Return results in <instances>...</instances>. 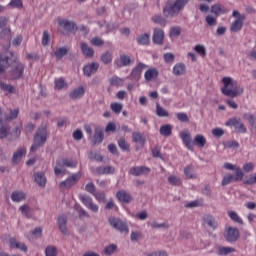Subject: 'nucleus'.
Instances as JSON below:
<instances>
[{
    "label": "nucleus",
    "instance_id": "1",
    "mask_svg": "<svg viewBox=\"0 0 256 256\" xmlns=\"http://www.w3.org/2000/svg\"><path fill=\"white\" fill-rule=\"evenodd\" d=\"M223 87L221 88V92L226 97H231L235 99V97H239L242 93H244L243 87L239 86L236 80L233 78L226 76L222 78Z\"/></svg>",
    "mask_w": 256,
    "mask_h": 256
},
{
    "label": "nucleus",
    "instance_id": "2",
    "mask_svg": "<svg viewBox=\"0 0 256 256\" xmlns=\"http://www.w3.org/2000/svg\"><path fill=\"white\" fill-rule=\"evenodd\" d=\"M188 3L189 0H167L163 8V15L166 17H177Z\"/></svg>",
    "mask_w": 256,
    "mask_h": 256
},
{
    "label": "nucleus",
    "instance_id": "3",
    "mask_svg": "<svg viewBox=\"0 0 256 256\" xmlns=\"http://www.w3.org/2000/svg\"><path fill=\"white\" fill-rule=\"evenodd\" d=\"M47 143V124H42L34 135V142L31 146V151L35 153L39 147H43Z\"/></svg>",
    "mask_w": 256,
    "mask_h": 256
},
{
    "label": "nucleus",
    "instance_id": "4",
    "mask_svg": "<svg viewBox=\"0 0 256 256\" xmlns=\"http://www.w3.org/2000/svg\"><path fill=\"white\" fill-rule=\"evenodd\" d=\"M10 57H12V61H14V65L10 71V76L12 79H23L25 75V64L21 62H17V57L10 52Z\"/></svg>",
    "mask_w": 256,
    "mask_h": 256
},
{
    "label": "nucleus",
    "instance_id": "5",
    "mask_svg": "<svg viewBox=\"0 0 256 256\" xmlns=\"http://www.w3.org/2000/svg\"><path fill=\"white\" fill-rule=\"evenodd\" d=\"M233 17H236V20L231 24L230 31L231 33H239L243 29V23L246 19L245 14H240L239 11L234 10L232 13Z\"/></svg>",
    "mask_w": 256,
    "mask_h": 256
},
{
    "label": "nucleus",
    "instance_id": "6",
    "mask_svg": "<svg viewBox=\"0 0 256 256\" xmlns=\"http://www.w3.org/2000/svg\"><path fill=\"white\" fill-rule=\"evenodd\" d=\"M239 237H241V234L237 227L229 226L224 231V238L227 243H237V241H239Z\"/></svg>",
    "mask_w": 256,
    "mask_h": 256
},
{
    "label": "nucleus",
    "instance_id": "7",
    "mask_svg": "<svg viewBox=\"0 0 256 256\" xmlns=\"http://www.w3.org/2000/svg\"><path fill=\"white\" fill-rule=\"evenodd\" d=\"M63 167H77V161L73 159H62L60 162H57V166L54 168L55 175H65L67 171L63 170Z\"/></svg>",
    "mask_w": 256,
    "mask_h": 256
},
{
    "label": "nucleus",
    "instance_id": "8",
    "mask_svg": "<svg viewBox=\"0 0 256 256\" xmlns=\"http://www.w3.org/2000/svg\"><path fill=\"white\" fill-rule=\"evenodd\" d=\"M109 223L111 227L116 229V231H120V233H129V226L127 225V222L119 218L111 217L109 218Z\"/></svg>",
    "mask_w": 256,
    "mask_h": 256
},
{
    "label": "nucleus",
    "instance_id": "9",
    "mask_svg": "<svg viewBox=\"0 0 256 256\" xmlns=\"http://www.w3.org/2000/svg\"><path fill=\"white\" fill-rule=\"evenodd\" d=\"M243 177V170H241V168H236V176L231 174L224 176L222 180V186L225 187L226 185H229V183H233V181H243Z\"/></svg>",
    "mask_w": 256,
    "mask_h": 256
},
{
    "label": "nucleus",
    "instance_id": "10",
    "mask_svg": "<svg viewBox=\"0 0 256 256\" xmlns=\"http://www.w3.org/2000/svg\"><path fill=\"white\" fill-rule=\"evenodd\" d=\"M228 127H234L236 133H247V127L241 122V119L232 118L226 122Z\"/></svg>",
    "mask_w": 256,
    "mask_h": 256
},
{
    "label": "nucleus",
    "instance_id": "11",
    "mask_svg": "<svg viewBox=\"0 0 256 256\" xmlns=\"http://www.w3.org/2000/svg\"><path fill=\"white\" fill-rule=\"evenodd\" d=\"M81 179V173L72 174L71 177L60 183V189H71Z\"/></svg>",
    "mask_w": 256,
    "mask_h": 256
},
{
    "label": "nucleus",
    "instance_id": "12",
    "mask_svg": "<svg viewBox=\"0 0 256 256\" xmlns=\"http://www.w3.org/2000/svg\"><path fill=\"white\" fill-rule=\"evenodd\" d=\"M58 25H60L64 31H68V33H75V31H77V24L67 19H58Z\"/></svg>",
    "mask_w": 256,
    "mask_h": 256
},
{
    "label": "nucleus",
    "instance_id": "13",
    "mask_svg": "<svg viewBox=\"0 0 256 256\" xmlns=\"http://www.w3.org/2000/svg\"><path fill=\"white\" fill-rule=\"evenodd\" d=\"M147 65L143 63H138L130 73V79L132 81H139L141 79V74L143 73V69H146Z\"/></svg>",
    "mask_w": 256,
    "mask_h": 256
},
{
    "label": "nucleus",
    "instance_id": "14",
    "mask_svg": "<svg viewBox=\"0 0 256 256\" xmlns=\"http://www.w3.org/2000/svg\"><path fill=\"white\" fill-rule=\"evenodd\" d=\"M180 137H181L185 147H187V149H189V151H193V149L195 147V142H193V140H191V132H189V130H184L180 133Z\"/></svg>",
    "mask_w": 256,
    "mask_h": 256
},
{
    "label": "nucleus",
    "instance_id": "15",
    "mask_svg": "<svg viewBox=\"0 0 256 256\" xmlns=\"http://www.w3.org/2000/svg\"><path fill=\"white\" fill-rule=\"evenodd\" d=\"M129 173L134 177H141V175H149V173H151V168L147 166H134L130 168Z\"/></svg>",
    "mask_w": 256,
    "mask_h": 256
},
{
    "label": "nucleus",
    "instance_id": "16",
    "mask_svg": "<svg viewBox=\"0 0 256 256\" xmlns=\"http://www.w3.org/2000/svg\"><path fill=\"white\" fill-rule=\"evenodd\" d=\"M79 199L82 201L83 205L93 211V213H97L99 211V206L93 203V199L89 196L80 195Z\"/></svg>",
    "mask_w": 256,
    "mask_h": 256
},
{
    "label": "nucleus",
    "instance_id": "17",
    "mask_svg": "<svg viewBox=\"0 0 256 256\" xmlns=\"http://www.w3.org/2000/svg\"><path fill=\"white\" fill-rule=\"evenodd\" d=\"M165 32L161 28H154L152 41L155 45H163Z\"/></svg>",
    "mask_w": 256,
    "mask_h": 256
},
{
    "label": "nucleus",
    "instance_id": "18",
    "mask_svg": "<svg viewBox=\"0 0 256 256\" xmlns=\"http://www.w3.org/2000/svg\"><path fill=\"white\" fill-rule=\"evenodd\" d=\"M98 70H99V63L93 62L91 64L84 66L83 73L86 77H91V75H94V73H97Z\"/></svg>",
    "mask_w": 256,
    "mask_h": 256
},
{
    "label": "nucleus",
    "instance_id": "19",
    "mask_svg": "<svg viewBox=\"0 0 256 256\" xmlns=\"http://www.w3.org/2000/svg\"><path fill=\"white\" fill-rule=\"evenodd\" d=\"M132 141L137 143L136 149H143V147H145V137L139 132H134L132 134Z\"/></svg>",
    "mask_w": 256,
    "mask_h": 256
},
{
    "label": "nucleus",
    "instance_id": "20",
    "mask_svg": "<svg viewBox=\"0 0 256 256\" xmlns=\"http://www.w3.org/2000/svg\"><path fill=\"white\" fill-rule=\"evenodd\" d=\"M80 49L85 57L89 59L93 58L95 55V50L89 46V44L85 42L80 43Z\"/></svg>",
    "mask_w": 256,
    "mask_h": 256
},
{
    "label": "nucleus",
    "instance_id": "21",
    "mask_svg": "<svg viewBox=\"0 0 256 256\" xmlns=\"http://www.w3.org/2000/svg\"><path fill=\"white\" fill-rule=\"evenodd\" d=\"M95 175H113L115 168L113 166H100L94 170Z\"/></svg>",
    "mask_w": 256,
    "mask_h": 256
},
{
    "label": "nucleus",
    "instance_id": "22",
    "mask_svg": "<svg viewBox=\"0 0 256 256\" xmlns=\"http://www.w3.org/2000/svg\"><path fill=\"white\" fill-rule=\"evenodd\" d=\"M25 153H27V150L25 148H18L16 152H14L12 157V163L14 165H17L18 163H21V159L25 157Z\"/></svg>",
    "mask_w": 256,
    "mask_h": 256
},
{
    "label": "nucleus",
    "instance_id": "23",
    "mask_svg": "<svg viewBox=\"0 0 256 256\" xmlns=\"http://www.w3.org/2000/svg\"><path fill=\"white\" fill-rule=\"evenodd\" d=\"M58 227L63 235H69L67 230V216L61 215L58 217Z\"/></svg>",
    "mask_w": 256,
    "mask_h": 256
},
{
    "label": "nucleus",
    "instance_id": "24",
    "mask_svg": "<svg viewBox=\"0 0 256 256\" xmlns=\"http://www.w3.org/2000/svg\"><path fill=\"white\" fill-rule=\"evenodd\" d=\"M9 245L11 249H19L20 251H24V253H27V245H25V243L17 241V239L15 238L9 239Z\"/></svg>",
    "mask_w": 256,
    "mask_h": 256
},
{
    "label": "nucleus",
    "instance_id": "25",
    "mask_svg": "<svg viewBox=\"0 0 256 256\" xmlns=\"http://www.w3.org/2000/svg\"><path fill=\"white\" fill-rule=\"evenodd\" d=\"M159 77V70L157 68H150L144 74L145 81H155Z\"/></svg>",
    "mask_w": 256,
    "mask_h": 256
},
{
    "label": "nucleus",
    "instance_id": "26",
    "mask_svg": "<svg viewBox=\"0 0 256 256\" xmlns=\"http://www.w3.org/2000/svg\"><path fill=\"white\" fill-rule=\"evenodd\" d=\"M203 221L206 223V225H208V227H210V229H213V231L219 227L217 220H215V217H213L211 214L205 215L203 217Z\"/></svg>",
    "mask_w": 256,
    "mask_h": 256
},
{
    "label": "nucleus",
    "instance_id": "27",
    "mask_svg": "<svg viewBox=\"0 0 256 256\" xmlns=\"http://www.w3.org/2000/svg\"><path fill=\"white\" fill-rule=\"evenodd\" d=\"M244 119L248 121L250 125V131L251 133H256V116L250 113L243 115Z\"/></svg>",
    "mask_w": 256,
    "mask_h": 256
},
{
    "label": "nucleus",
    "instance_id": "28",
    "mask_svg": "<svg viewBox=\"0 0 256 256\" xmlns=\"http://www.w3.org/2000/svg\"><path fill=\"white\" fill-rule=\"evenodd\" d=\"M116 197L121 203H131V194L125 190L118 191Z\"/></svg>",
    "mask_w": 256,
    "mask_h": 256
},
{
    "label": "nucleus",
    "instance_id": "29",
    "mask_svg": "<svg viewBox=\"0 0 256 256\" xmlns=\"http://www.w3.org/2000/svg\"><path fill=\"white\" fill-rule=\"evenodd\" d=\"M85 95V88L80 86L70 92L69 97L73 99V101H77V99H81Z\"/></svg>",
    "mask_w": 256,
    "mask_h": 256
},
{
    "label": "nucleus",
    "instance_id": "30",
    "mask_svg": "<svg viewBox=\"0 0 256 256\" xmlns=\"http://www.w3.org/2000/svg\"><path fill=\"white\" fill-rule=\"evenodd\" d=\"M104 139V134L103 130L96 128L93 140H92V145H99L100 143H103Z\"/></svg>",
    "mask_w": 256,
    "mask_h": 256
},
{
    "label": "nucleus",
    "instance_id": "31",
    "mask_svg": "<svg viewBox=\"0 0 256 256\" xmlns=\"http://www.w3.org/2000/svg\"><path fill=\"white\" fill-rule=\"evenodd\" d=\"M211 13L215 14L216 17H219V15L227 13V8L221 4H215L211 7Z\"/></svg>",
    "mask_w": 256,
    "mask_h": 256
},
{
    "label": "nucleus",
    "instance_id": "32",
    "mask_svg": "<svg viewBox=\"0 0 256 256\" xmlns=\"http://www.w3.org/2000/svg\"><path fill=\"white\" fill-rule=\"evenodd\" d=\"M173 134V126L171 124H165L160 127V135L163 137H171Z\"/></svg>",
    "mask_w": 256,
    "mask_h": 256
},
{
    "label": "nucleus",
    "instance_id": "33",
    "mask_svg": "<svg viewBox=\"0 0 256 256\" xmlns=\"http://www.w3.org/2000/svg\"><path fill=\"white\" fill-rule=\"evenodd\" d=\"M235 248L229 247V246H219L218 247V255L220 256H226V255H231V253H235Z\"/></svg>",
    "mask_w": 256,
    "mask_h": 256
},
{
    "label": "nucleus",
    "instance_id": "34",
    "mask_svg": "<svg viewBox=\"0 0 256 256\" xmlns=\"http://www.w3.org/2000/svg\"><path fill=\"white\" fill-rule=\"evenodd\" d=\"M35 181L40 187H45V185H47V177H45V173L37 172L35 174Z\"/></svg>",
    "mask_w": 256,
    "mask_h": 256
},
{
    "label": "nucleus",
    "instance_id": "35",
    "mask_svg": "<svg viewBox=\"0 0 256 256\" xmlns=\"http://www.w3.org/2000/svg\"><path fill=\"white\" fill-rule=\"evenodd\" d=\"M9 55L10 56L0 57V73H5V69L9 67V59L13 60V57H11V54Z\"/></svg>",
    "mask_w": 256,
    "mask_h": 256
},
{
    "label": "nucleus",
    "instance_id": "36",
    "mask_svg": "<svg viewBox=\"0 0 256 256\" xmlns=\"http://www.w3.org/2000/svg\"><path fill=\"white\" fill-rule=\"evenodd\" d=\"M193 143L194 145H198V147L203 149V147L207 145V139H205L204 135L198 134L195 136Z\"/></svg>",
    "mask_w": 256,
    "mask_h": 256
},
{
    "label": "nucleus",
    "instance_id": "37",
    "mask_svg": "<svg viewBox=\"0 0 256 256\" xmlns=\"http://www.w3.org/2000/svg\"><path fill=\"white\" fill-rule=\"evenodd\" d=\"M186 67L183 63H177L173 67V73L177 76L185 75Z\"/></svg>",
    "mask_w": 256,
    "mask_h": 256
},
{
    "label": "nucleus",
    "instance_id": "38",
    "mask_svg": "<svg viewBox=\"0 0 256 256\" xmlns=\"http://www.w3.org/2000/svg\"><path fill=\"white\" fill-rule=\"evenodd\" d=\"M11 199L14 201V203H19L21 201H24L25 199V193L22 191H14L11 194Z\"/></svg>",
    "mask_w": 256,
    "mask_h": 256
},
{
    "label": "nucleus",
    "instance_id": "39",
    "mask_svg": "<svg viewBox=\"0 0 256 256\" xmlns=\"http://www.w3.org/2000/svg\"><path fill=\"white\" fill-rule=\"evenodd\" d=\"M11 28H4L0 32V38H2L7 43H11Z\"/></svg>",
    "mask_w": 256,
    "mask_h": 256
},
{
    "label": "nucleus",
    "instance_id": "40",
    "mask_svg": "<svg viewBox=\"0 0 256 256\" xmlns=\"http://www.w3.org/2000/svg\"><path fill=\"white\" fill-rule=\"evenodd\" d=\"M136 41L138 45H149L150 36L147 33L141 34L140 36L137 37Z\"/></svg>",
    "mask_w": 256,
    "mask_h": 256
},
{
    "label": "nucleus",
    "instance_id": "41",
    "mask_svg": "<svg viewBox=\"0 0 256 256\" xmlns=\"http://www.w3.org/2000/svg\"><path fill=\"white\" fill-rule=\"evenodd\" d=\"M151 19L153 23H155L156 25H160V27H165V25H167V19H165L161 15H154Z\"/></svg>",
    "mask_w": 256,
    "mask_h": 256
},
{
    "label": "nucleus",
    "instance_id": "42",
    "mask_svg": "<svg viewBox=\"0 0 256 256\" xmlns=\"http://www.w3.org/2000/svg\"><path fill=\"white\" fill-rule=\"evenodd\" d=\"M228 216L230 217L231 221H234V223H238V225H243V219L239 217V214L235 211H228Z\"/></svg>",
    "mask_w": 256,
    "mask_h": 256
},
{
    "label": "nucleus",
    "instance_id": "43",
    "mask_svg": "<svg viewBox=\"0 0 256 256\" xmlns=\"http://www.w3.org/2000/svg\"><path fill=\"white\" fill-rule=\"evenodd\" d=\"M67 53H69V49L67 47H61L55 51L54 55L57 59H62Z\"/></svg>",
    "mask_w": 256,
    "mask_h": 256
},
{
    "label": "nucleus",
    "instance_id": "44",
    "mask_svg": "<svg viewBox=\"0 0 256 256\" xmlns=\"http://www.w3.org/2000/svg\"><path fill=\"white\" fill-rule=\"evenodd\" d=\"M67 82H65L64 78H58L55 80V89L57 91H61V89H66Z\"/></svg>",
    "mask_w": 256,
    "mask_h": 256
},
{
    "label": "nucleus",
    "instance_id": "45",
    "mask_svg": "<svg viewBox=\"0 0 256 256\" xmlns=\"http://www.w3.org/2000/svg\"><path fill=\"white\" fill-rule=\"evenodd\" d=\"M101 61H102V63H104V65H109V63H111V61H113V54L109 51L105 52L101 56Z\"/></svg>",
    "mask_w": 256,
    "mask_h": 256
},
{
    "label": "nucleus",
    "instance_id": "46",
    "mask_svg": "<svg viewBox=\"0 0 256 256\" xmlns=\"http://www.w3.org/2000/svg\"><path fill=\"white\" fill-rule=\"evenodd\" d=\"M156 115L158 117H169V112L165 108L161 107L159 103L156 104Z\"/></svg>",
    "mask_w": 256,
    "mask_h": 256
},
{
    "label": "nucleus",
    "instance_id": "47",
    "mask_svg": "<svg viewBox=\"0 0 256 256\" xmlns=\"http://www.w3.org/2000/svg\"><path fill=\"white\" fill-rule=\"evenodd\" d=\"M184 175L188 179H197V175H195V173H193V166H191V165L184 168Z\"/></svg>",
    "mask_w": 256,
    "mask_h": 256
},
{
    "label": "nucleus",
    "instance_id": "48",
    "mask_svg": "<svg viewBox=\"0 0 256 256\" xmlns=\"http://www.w3.org/2000/svg\"><path fill=\"white\" fill-rule=\"evenodd\" d=\"M120 61L124 67H127L133 63V60H131V56L127 54H121L120 55Z\"/></svg>",
    "mask_w": 256,
    "mask_h": 256
},
{
    "label": "nucleus",
    "instance_id": "49",
    "mask_svg": "<svg viewBox=\"0 0 256 256\" xmlns=\"http://www.w3.org/2000/svg\"><path fill=\"white\" fill-rule=\"evenodd\" d=\"M152 229H169V224L167 223H158L157 221H152L150 223Z\"/></svg>",
    "mask_w": 256,
    "mask_h": 256
},
{
    "label": "nucleus",
    "instance_id": "50",
    "mask_svg": "<svg viewBox=\"0 0 256 256\" xmlns=\"http://www.w3.org/2000/svg\"><path fill=\"white\" fill-rule=\"evenodd\" d=\"M91 161H103V156L97 151H92L88 154Z\"/></svg>",
    "mask_w": 256,
    "mask_h": 256
},
{
    "label": "nucleus",
    "instance_id": "51",
    "mask_svg": "<svg viewBox=\"0 0 256 256\" xmlns=\"http://www.w3.org/2000/svg\"><path fill=\"white\" fill-rule=\"evenodd\" d=\"M205 21L209 27H215L217 25V16L207 15Z\"/></svg>",
    "mask_w": 256,
    "mask_h": 256
},
{
    "label": "nucleus",
    "instance_id": "52",
    "mask_svg": "<svg viewBox=\"0 0 256 256\" xmlns=\"http://www.w3.org/2000/svg\"><path fill=\"white\" fill-rule=\"evenodd\" d=\"M110 109L116 113L117 115H119V113H121V111H123V104L121 103H117L114 102L110 105Z\"/></svg>",
    "mask_w": 256,
    "mask_h": 256
},
{
    "label": "nucleus",
    "instance_id": "53",
    "mask_svg": "<svg viewBox=\"0 0 256 256\" xmlns=\"http://www.w3.org/2000/svg\"><path fill=\"white\" fill-rule=\"evenodd\" d=\"M8 6L12 9H23V0H11Z\"/></svg>",
    "mask_w": 256,
    "mask_h": 256
},
{
    "label": "nucleus",
    "instance_id": "54",
    "mask_svg": "<svg viewBox=\"0 0 256 256\" xmlns=\"http://www.w3.org/2000/svg\"><path fill=\"white\" fill-rule=\"evenodd\" d=\"M168 183H170V185H175V186H179L182 184L181 178H179V176H169L168 177Z\"/></svg>",
    "mask_w": 256,
    "mask_h": 256
},
{
    "label": "nucleus",
    "instance_id": "55",
    "mask_svg": "<svg viewBox=\"0 0 256 256\" xmlns=\"http://www.w3.org/2000/svg\"><path fill=\"white\" fill-rule=\"evenodd\" d=\"M110 85H112L113 87H121L123 86V79L114 76L110 79Z\"/></svg>",
    "mask_w": 256,
    "mask_h": 256
},
{
    "label": "nucleus",
    "instance_id": "56",
    "mask_svg": "<svg viewBox=\"0 0 256 256\" xmlns=\"http://www.w3.org/2000/svg\"><path fill=\"white\" fill-rule=\"evenodd\" d=\"M244 185H255L256 183V173L246 176L243 181Z\"/></svg>",
    "mask_w": 256,
    "mask_h": 256
},
{
    "label": "nucleus",
    "instance_id": "57",
    "mask_svg": "<svg viewBox=\"0 0 256 256\" xmlns=\"http://www.w3.org/2000/svg\"><path fill=\"white\" fill-rule=\"evenodd\" d=\"M176 117L180 123H189V116L185 112H179L176 114Z\"/></svg>",
    "mask_w": 256,
    "mask_h": 256
},
{
    "label": "nucleus",
    "instance_id": "58",
    "mask_svg": "<svg viewBox=\"0 0 256 256\" xmlns=\"http://www.w3.org/2000/svg\"><path fill=\"white\" fill-rule=\"evenodd\" d=\"M19 211H21L22 215H25L28 219L31 218V207L28 205H23L19 208Z\"/></svg>",
    "mask_w": 256,
    "mask_h": 256
},
{
    "label": "nucleus",
    "instance_id": "59",
    "mask_svg": "<svg viewBox=\"0 0 256 256\" xmlns=\"http://www.w3.org/2000/svg\"><path fill=\"white\" fill-rule=\"evenodd\" d=\"M0 89H2V91H7L8 93H15V88L5 82H0Z\"/></svg>",
    "mask_w": 256,
    "mask_h": 256
},
{
    "label": "nucleus",
    "instance_id": "60",
    "mask_svg": "<svg viewBox=\"0 0 256 256\" xmlns=\"http://www.w3.org/2000/svg\"><path fill=\"white\" fill-rule=\"evenodd\" d=\"M118 146L120 147V149H122V151H129V144L123 137L119 138Z\"/></svg>",
    "mask_w": 256,
    "mask_h": 256
},
{
    "label": "nucleus",
    "instance_id": "61",
    "mask_svg": "<svg viewBox=\"0 0 256 256\" xmlns=\"http://www.w3.org/2000/svg\"><path fill=\"white\" fill-rule=\"evenodd\" d=\"M19 117V109L10 110V114L6 115V121H13Z\"/></svg>",
    "mask_w": 256,
    "mask_h": 256
},
{
    "label": "nucleus",
    "instance_id": "62",
    "mask_svg": "<svg viewBox=\"0 0 256 256\" xmlns=\"http://www.w3.org/2000/svg\"><path fill=\"white\" fill-rule=\"evenodd\" d=\"M114 251H117V246L115 244H110L104 248L105 255H113Z\"/></svg>",
    "mask_w": 256,
    "mask_h": 256
},
{
    "label": "nucleus",
    "instance_id": "63",
    "mask_svg": "<svg viewBox=\"0 0 256 256\" xmlns=\"http://www.w3.org/2000/svg\"><path fill=\"white\" fill-rule=\"evenodd\" d=\"M170 37H179L181 35V27L175 26L170 29Z\"/></svg>",
    "mask_w": 256,
    "mask_h": 256
},
{
    "label": "nucleus",
    "instance_id": "64",
    "mask_svg": "<svg viewBox=\"0 0 256 256\" xmlns=\"http://www.w3.org/2000/svg\"><path fill=\"white\" fill-rule=\"evenodd\" d=\"M45 253L46 256H57V248H55L54 246H48Z\"/></svg>",
    "mask_w": 256,
    "mask_h": 256
}]
</instances>
